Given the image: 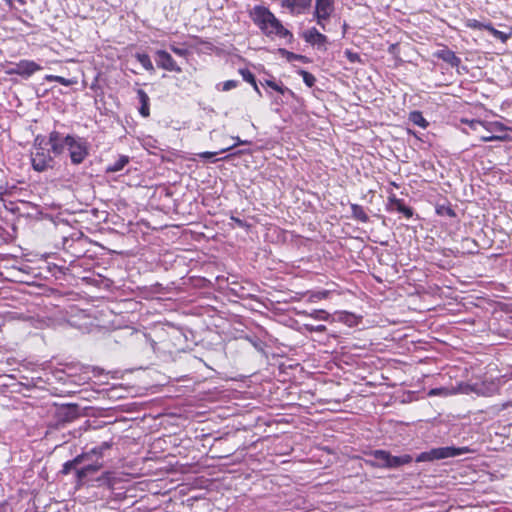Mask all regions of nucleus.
<instances>
[{
  "instance_id": "1",
  "label": "nucleus",
  "mask_w": 512,
  "mask_h": 512,
  "mask_svg": "<svg viewBox=\"0 0 512 512\" xmlns=\"http://www.w3.org/2000/svg\"><path fill=\"white\" fill-rule=\"evenodd\" d=\"M255 24L268 36L279 38L292 37V34L284 28L281 22L267 8L256 6L251 11Z\"/></svg>"
},
{
  "instance_id": "2",
  "label": "nucleus",
  "mask_w": 512,
  "mask_h": 512,
  "mask_svg": "<svg viewBox=\"0 0 512 512\" xmlns=\"http://www.w3.org/2000/svg\"><path fill=\"white\" fill-rule=\"evenodd\" d=\"M47 142L42 136H37L34 140L31 151V164L35 171L43 172L53 167V158L46 148Z\"/></svg>"
},
{
  "instance_id": "3",
  "label": "nucleus",
  "mask_w": 512,
  "mask_h": 512,
  "mask_svg": "<svg viewBox=\"0 0 512 512\" xmlns=\"http://www.w3.org/2000/svg\"><path fill=\"white\" fill-rule=\"evenodd\" d=\"M469 451L466 447H440L434 448L428 452L421 453L417 458V462L432 461L435 459H445L465 454Z\"/></svg>"
},
{
  "instance_id": "4",
  "label": "nucleus",
  "mask_w": 512,
  "mask_h": 512,
  "mask_svg": "<svg viewBox=\"0 0 512 512\" xmlns=\"http://www.w3.org/2000/svg\"><path fill=\"white\" fill-rule=\"evenodd\" d=\"M66 146L74 164H80L88 155L87 147L80 139L67 135Z\"/></svg>"
},
{
  "instance_id": "5",
  "label": "nucleus",
  "mask_w": 512,
  "mask_h": 512,
  "mask_svg": "<svg viewBox=\"0 0 512 512\" xmlns=\"http://www.w3.org/2000/svg\"><path fill=\"white\" fill-rule=\"evenodd\" d=\"M42 67L32 60H21L11 67L7 72L10 75H19L22 77H30L37 71H40Z\"/></svg>"
},
{
  "instance_id": "6",
  "label": "nucleus",
  "mask_w": 512,
  "mask_h": 512,
  "mask_svg": "<svg viewBox=\"0 0 512 512\" xmlns=\"http://www.w3.org/2000/svg\"><path fill=\"white\" fill-rule=\"evenodd\" d=\"M333 11V0H315V18L322 29H325L324 21L331 16Z\"/></svg>"
},
{
  "instance_id": "7",
  "label": "nucleus",
  "mask_w": 512,
  "mask_h": 512,
  "mask_svg": "<svg viewBox=\"0 0 512 512\" xmlns=\"http://www.w3.org/2000/svg\"><path fill=\"white\" fill-rule=\"evenodd\" d=\"M470 127L476 131V132H479L481 133V129L485 128V125L482 121H479V120H472L470 121ZM496 129H502V125L499 124V123H491L490 124V128H487V130L489 132L491 131H494ZM480 139L484 142H489V141H494V140H499L501 139V137L499 136H495V135H492V134H489V133H485V134H480Z\"/></svg>"
},
{
  "instance_id": "8",
  "label": "nucleus",
  "mask_w": 512,
  "mask_h": 512,
  "mask_svg": "<svg viewBox=\"0 0 512 512\" xmlns=\"http://www.w3.org/2000/svg\"><path fill=\"white\" fill-rule=\"evenodd\" d=\"M157 55V64L159 67L168 70V71H176L181 72V68L177 66L173 58L169 53L164 50H159L156 52Z\"/></svg>"
},
{
  "instance_id": "9",
  "label": "nucleus",
  "mask_w": 512,
  "mask_h": 512,
  "mask_svg": "<svg viewBox=\"0 0 512 512\" xmlns=\"http://www.w3.org/2000/svg\"><path fill=\"white\" fill-rule=\"evenodd\" d=\"M66 140L67 136L64 137L57 131L50 133L48 143L50 144L51 150L55 155H59L63 153L65 149H67Z\"/></svg>"
},
{
  "instance_id": "10",
  "label": "nucleus",
  "mask_w": 512,
  "mask_h": 512,
  "mask_svg": "<svg viewBox=\"0 0 512 512\" xmlns=\"http://www.w3.org/2000/svg\"><path fill=\"white\" fill-rule=\"evenodd\" d=\"M310 3L311 0H281V6L289 9L292 14H301Z\"/></svg>"
},
{
  "instance_id": "11",
  "label": "nucleus",
  "mask_w": 512,
  "mask_h": 512,
  "mask_svg": "<svg viewBox=\"0 0 512 512\" xmlns=\"http://www.w3.org/2000/svg\"><path fill=\"white\" fill-rule=\"evenodd\" d=\"M303 38L306 42L312 45H325L327 37L320 33L316 28L308 29L303 33Z\"/></svg>"
},
{
  "instance_id": "12",
  "label": "nucleus",
  "mask_w": 512,
  "mask_h": 512,
  "mask_svg": "<svg viewBox=\"0 0 512 512\" xmlns=\"http://www.w3.org/2000/svg\"><path fill=\"white\" fill-rule=\"evenodd\" d=\"M436 56L445 62L449 63L453 67H457L460 64V58H458L455 53L449 49H442L436 53Z\"/></svg>"
},
{
  "instance_id": "13",
  "label": "nucleus",
  "mask_w": 512,
  "mask_h": 512,
  "mask_svg": "<svg viewBox=\"0 0 512 512\" xmlns=\"http://www.w3.org/2000/svg\"><path fill=\"white\" fill-rule=\"evenodd\" d=\"M371 455L375 459V462L372 463L374 466L380 468L388 467L389 452L385 450H375Z\"/></svg>"
},
{
  "instance_id": "14",
  "label": "nucleus",
  "mask_w": 512,
  "mask_h": 512,
  "mask_svg": "<svg viewBox=\"0 0 512 512\" xmlns=\"http://www.w3.org/2000/svg\"><path fill=\"white\" fill-rule=\"evenodd\" d=\"M412 461V457L408 454L393 456L389 453L388 467L387 468H398L402 465L408 464Z\"/></svg>"
},
{
  "instance_id": "15",
  "label": "nucleus",
  "mask_w": 512,
  "mask_h": 512,
  "mask_svg": "<svg viewBox=\"0 0 512 512\" xmlns=\"http://www.w3.org/2000/svg\"><path fill=\"white\" fill-rule=\"evenodd\" d=\"M137 95H138L139 101L141 103L139 112L143 117H148L150 114V112H149V96L142 89H139L137 91Z\"/></svg>"
},
{
  "instance_id": "16",
  "label": "nucleus",
  "mask_w": 512,
  "mask_h": 512,
  "mask_svg": "<svg viewBox=\"0 0 512 512\" xmlns=\"http://www.w3.org/2000/svg\"><path fill=\"white\" fill-rule=\"evenodd\" d=\"M101 467H102V464L96 463V464L87 465V466L77 470L78 480L82 481L89 474L95 473L98 470H100Z\"/></svg>"
},
{
  "instance_id": "17",
  "label": "nucleus",
  "mask_w": 512,
  "mask_h": 512,
  "mask_svg": "<svg viewBox=\"0 0 512 512\" xmlns=\"http://www.w3.org/2000/svg\"><path fill=\"white\" fill-rule=\"evenodd\" d=\"M129 162V157L121 155L118 160L107 167V172H118L122 170Z\"/></svg>"
},
{
  "instance_id": "18",
  "label": "nucleus",
  "mask_w": 512,
  "mask_h": 512,
  "mask_svg": "<svg viewBox=\"0 0 512 512\" xmlns=\"http://www.w3.org/2000/svg\"><path fill=\"white\" fill-rule=\"evenodd\" d=\"M409 120L419 126V127H422V128H426L427 125H428V122L425 120V118L422 116L421 112H418V111H413L410 113L409 115Z\"/></svg>"
},
{
  "instance_id": "19",
  "label": "nucleus",
  "mask_w": 512,
  "mask_h": 512,
  "mask_svg": "<svg viewBox=\"0 0 512 512\" xmlns=\"http://www.w3.org/2000/svg\"><path fill=\"white\" fill-rule=\"evenodd\" d=\"M484 29L489 31L495 38L501 40L502 42H506L510 36L509 34L495 29L490 23L484 26Z\"/></svg>"
},
{
  "instance_id": "20",
  "label": "nucleus",
  "mask_w": 512,
  "mask_h": 512,
  "mask_svg": "<svg viewBox=\"0 0 512 512\" xmlns=\"http://www.w3.org/2000/svg\"><path fill=\"white\" fill-rule=\"evenodd\" d=\"M351 209L354 218L360 220L361 222L368 221L369 218L361 206L353 204Z\"/></svg>"
},
{
  "instance_id": "21",
  "label": "nucleus",
  "mask_w": 512,
  "mask_h": 512,
  "mask_svg": "<svg viewBox=\"0 0 512 512\" xmlns=\"http://www.w3.org/2000/svg\"><path fill=\"white\" fill-rule=\"evenodd\" d=\"M86 456L79 455L76 458H74L72 461H68L63 465L62 473L68 474L76 465L81 464L83 459Z\"/></svg>"
},
{
  "instance_id": "22",
  "label": "nucleus",
  "mask_w": 512,
  "mask_h": 512,
  "mask_svg": "<svg viewBox=\"0 0 512 512\" xmlns=\"http://www.w3.org/2000/svg\"><path fill=\"white\" fill-rule=\"evenodd\" d=\"M45 80L47 81H56L64 86H71L76 83V80L74 79H66L61 76H55V75H46Z\"/></svg>"
},
{
  "instance_id": "23",
  "label": "nucleus",
  "mask_w": 512,
  "mask_h": 512,
  "mask_svg": "<svg viewBox=\"0 0 512 512\" xmlns=\"http://www.w3.org/2000/svg\"><path fill=\"white\" fill-rule=\"evenodd\" d=\"M136 58L146 70H149V71L154 70V67L150 60V57L147 54L138 53V54H136Z\"/></svg>"
},
{
  "instance_id": "24",
  "label": "nucleus",
  "mask_w": 512,
  "mask_h": 512,
  "mask_svg": "<svg viewBox=\"0 0 512 512\" xmlns=\"http://www.w3.org/2000/svg\"><path fill=\"white\" fill-rule=\"evenodd\" d=\"M393 204L395 205V208H396L399 212L403 213L406 217H408V218H409V217H411V216H412V210H411V208H409V207L405 206V205L403 204V202H402V201L394 199V200H393Z\"/></svg>"
},
{
  "instance_id": "25",
  "label": "nucleus",
  "mask_w": 512,
  "mask_h": 512,
  "mask_svg": "<svg viewBox=\"0 0 512 512\" xmlns=\"http://www.w3.org/2000/svg\"><path fill=\"white\" fill-rule=\"evenodd\" d=\"M240 74L242 75L243 79L246 82L251 83L253 85V87L255 88L256 91H259L258 86L256 84L255 77L249 70L242 69V70H240Z\"/></svg>"
},
{
  "instance_id": "26",
  "label": "nucleus",
  "mask_w": 512,
  "mask_h": 512,
  "mask_svg": "<svg viewBox=\"0 0 512 512\" xmlns=\"http://www.w3.org/2000/svg\"><path fill=\"white\" fill-rule=\"evenodd\" d=\"M301 74L303 77V81L306 83L308 87H312L315 84L316 79L311 73L307 71H301Z\"/></svg>"
},
{
  "instance_id": "27",
  "label": "nucleus",
  "mask_w": 512,
  "mask_h": 512,
  "mask_svg": "<svg viewBox=\"0 0 512 512\" xmlns=\"http://www.w3.org/2000/svg\"><path fill=\"white\" fill-rule=\"evenodd\" d=\"M452 394V392L447 389V388H435V389H431L428 393V395L430 396H433V395H442V396H448Z\"/></svg>"
},
{
  "instance_id": "28",
  "label": "nucleus",
  "mask_w": 512,
  "mask_h": 512,
  "mask_svg": "<svg viewBox=\"0 0 512 512\" xmlns=\"http://www.w3.org/2000/svg\"><path fill=\"white\" fill-rule=\"evenodd\" d=\"M311 317L318 320H326L328 318V313L324 310H316L311 314Z\"/></svg>"
},
{
  "instance_id": "29",
  "label": "nucleus",
  "mask_w": 512,
  "mask_h": 512,
  "mask_svg": "<svg viewBox=\"0 0 512 512\" xmlns=\"http://www.w3.org/2000/svg\"><path fill=\"white\" fill-rule=\"evenodd\" d=\"M329 295V291H319V292H315L311 295V299L312 301L314 300H321V299H324V298H327Z\"/></svg>"
},
{
  "instance_id": "30",
  "label": "nucleus",
  "mask_w": 512,
  "mask_h": 512,
  "mask_svg": "<svg viewBox=\"0 0 512 512\" xmlns=\"http://www.w3.org/2000/svg\"><path fill=\"white\" fill-rule=\"evenodd\" d=\"M487 24H483L477 20H470L468 22V26L471 27V28H474V29H484V26H486Z\"/></svg>"
},
{
  "instance_id": "31",
  "label": "nucleus",
  "mask_w": 512,
  "mask_h": 512,
  "mask_svg": "<svg viewBox=\"0 0 512 512\" xmlns=\"http://www.w3.org/2000/svg\"><path fill=\"white\" fill-rule=\"evenodd\" d=\"M236 86H237V82H236V81H234V80H228V81L224 82V84H223V90H224V91H228V90H230V89H232V88H235Z\"/></svg>"
},
{
  "instance_id": "32",
  "label": "nucleus",
  "mask_w": 512,
  "mask_h": 512,
  "mask_svg": "<svg viewBox=\"0 0 512 512\" xmlns=\"http://www.w3.org/2000/svg\"><path fill=\"white\" fill-rule=\"evenodd\" d=\"M267 85L270 86L272 89L280 92V93H284L285 89L283 87H280L279 85H277L275 82L273 81H267Z\"/></svg>"
},
{
  "instance_id": "33",
  "label": "nucleus",
  "mask_w": 512,
  "mask_h": 512,
  "mask_svg": "<svg viewBox=\"0 0 512 512\" xmlns=\"http://www.w3.org/2000/svg\"><path fill=\"white\" fill-rule=\"evenodd\" d=\"M217 154H218V152H202V153H199L198 156L201 158H205V159H211L214 156H216Z\"/></svg>"
},
{
  "instance_id": "34",
  "label": "nucleus",
  "mask_w": 512,
  "mask_h": 512,
  "mask_svg": "<svg viewBox=\"0 0 512 512\" xmlns=\"http://www.w3.org/2000/svg\"><path fill=\"white\" fill-rule=\"evenodd\" d=\"M107 448H109V445L107 443H104L99 448L93 449L91 452L94 453V454H101L102 450L107 449Z\"/></svg>"
},
{
  "instance_id": "35",
  "label": "nucleus",
  "mask_w": 512,
  "mask_h": 512,
  "mask_svg": "<svg viewBox=\"0 0 512 512\" xmlns=\"http://www.w3.org/2000/svg\"><path fill=\"white\" fill-rule=\"evenodd\" d=\"M171 49L175 54L180 55V56H184L187 52L185 49H180V48H177L174 46Z\"/></svg>"
},
{
  "instance_id": "36",
  "label": "nucleus",
  "mask_w": 512,
  "mask_h": 512,
  "mask_svg": "<svg viewBox=\"0 0 512 512\" xmlns=\"http://www.w3.org/2000/svg\"><path fill=\"white\" fill-rule=\"evenodd\" d=\"M236 139H237V142L235 144H233L231 147H229L227 149L221 150V152H225V151H227V150H229V149H231V148H233V147H235V146H237L239 144H247L248 143L247 141L240 140L238 137Z\"/></svg>"
},
{
  "instance_id": "37",
  "label": "nucleus",
  "mask_w": 512,
  "mask_h": 512,
  "mask_svg": "<svg viewBox=\"0 0 512 512\" xmlns=\"http://www.w3.org/2000/svg\"><path fill=\"white\" fill-rule=\"evenodd\" d=\"M347 56H348L349 60L352 62H355L356 60L359 59V56L352 52H347Z\"/></svg>"
},
{
  "instance_id": "38",
  "label": "nucleus",
  "mask_w": 512,
  "mask_h": 512,
  "mask_svg": "<svg viewBox=\"0 0 512 512\" xmlns=\"http://www.w3.org/2000/svg\"><path fill=\"white\" fill-rule=\"evenodd\" d=\"M5 1H6V3H8V4H11V2H12L11 0H5Z\"/></svg>"
}]
</instances>
